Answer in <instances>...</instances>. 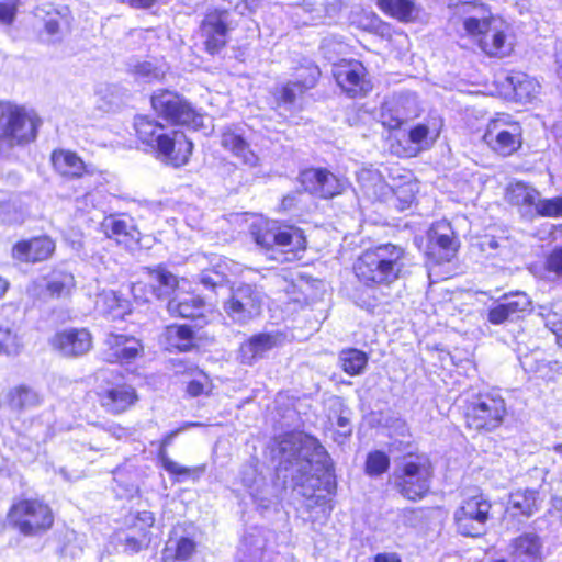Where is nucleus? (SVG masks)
Here are the masks:
<instances>
[{
  "label": "nucleus",
  "instance_id": "1",
  "mask_svg": "<svg viewBox=\"0 0 562 562\" xmlns=\"http://www.w3.org/2000/svg\"><path fill=\"white\" fill-rule=\"evenodd\" d=\"M462 25L467 35L473 38L479 48L488 57L504 58L514 49L509 24L492 13L479 1L465 2L459 7Z\"/></svg>",
  "mask_w": 562,
  "mask_h": 562
},
{
  "label": "nucleus",
  "instance_id": "2",
  "mask_svg": "<svg viewBox=\"0 0 562 562\" xmlns=\"http://www.w3.org/2000/svg\"><path fill=\"white\" fill-rule=\"evenodd\" d=\"M280 470L297 486L318 480L327 471L329 457L317 439L303 434H289L279 443Z\"/></svg>",
  "mask_w": 562,
  "mask_h": 562
},
{
  "label": "nucleus",
  "instance_id": "3",
  "mask_svg": "<svg viewBox=\"0 0 562 562\" xmlns=\"http://www.w3.org/2000/svg\"><path fill=\"white\" fill-rule=\"evenodd\" d=\"M405 261L406 252L402 247L382 244L363 251L353 270L358 280L367 286L390 285L402 277Z\"/></svg>",
  "mask_w": 562,
  "mask_h": 562
},
{
  "label": "nucleus",
  "instance_id": "4",
  "mask_svg": "<svg viewBox=\"0 0 562 562\" xmlns=\"http://www.w3.org/2000/svg\"><path fill=\"white\" fill-rule=\"evenodd\" d=\"M138 138L156 149L158 157L166 164L180 167L189 161L193 143L183 132H165V127L147 116H138L134 123Z\"/></svg>",
  "mask_w": 562,
  "mask_h": 562
},
{
  "label": "nucleus",
  "instance_id": "5",
  "mask_svg": "<svg viewBox=\"0 0 562 562\" xmlns=\"http://www.w3.org/2000/svg\"><path fill=\"white\" fill-rule=\"evenodd\" d=\"M250 234L269 258L278 262H292L305 250L303 233L295 227L274 228L259 220L251 225Z\"/></svg>",
  "mask_w": 562,
  "mask_h": 562
},
{
  "label": "nucleus",
  "instance_id": "6",
  "mask_svg": "<svg viewBox=\"0 0 562 562\" xmlns=\"http://www.w3.org/2000/svg\"><path fill=\"white\" fill-rule=\"evenodd\" d=\"M41 124L35 113L9 101H0V155L36 138Z\"/></svg>",
  "mask_w": 562,
  "mask_h": 562
},
{
  "label": "nucleus",
  "instance_id": "7",
  "mask_svg": "<svg viewBox=\"0 0 562 562\" xmlns=\"http://www.w3.org/2000/svg\"><path fill=\"white\" fill-rule=\"evenodd\" d=\"M432 470L427 458L408 456L394 472V482L400 494L413 502L424 498L430 490Z\"/></svg>",
  "mask_w": 562,
  "mask_h": 562
},
{
  "label": "nucleus",
  "instance_id": "8",
  "mask_svg": "<svg viewBox=\"0 0 562 562\" xmlns=\"http://www.w3.org/2000/svg\"><path fill=\"white\" fill-rule=\"evenodd\" d=\"M8 521L24 536H37L53 526L54 516L47 504L25 498L12 504Z\"/></svg>",
  "mask_w": 562,
  "mask_h": 562
},
{
  "label": "nucleus",
  "instance_id": "9",
  "mask_svg": "<svg viewBox=\"0 0 562 562\" xmlns=\"http://www.w3.org/2000/svg\"><path fill=\"white\" fill-rule=\"evenodd\" d=\"M482 139L493 153L508 157L521 148L522 127L509 114L497 113L488 120Z\"/></svg>",
  "mask_w": 562,
  "mask_h": 562
},
{
  "label": "nucleus",
  "instance_id": "10",
  "mask_svg": "<svg viewBox=\"0 0 562 562\" xmlns=\"http://www.w3.org/2000/svg\"><path fill=\"white\" fill-rule=\"evenodd\" d=\"M151 105L159 116L173 124L193 130L203 125V116L183 98L172 91L161 90L156 92L151 97Z\"/></svg>",
  "mask_w": 562,
  "mask_h": 562
},
{
  "label": "nucleus",
  "instance_id": "11",
  "mask_svg": "<svg viewBox=\"0 0 562 562\" xmlns=\"http://www.w3.org/2000/svg\"><path fill=\"white\" fill-rule=\"evenodd\" d=\"M506 415L504 398L495 392L480 393L470 403L465 418L470 428L493 430L497 428Z\"/></svg>",
  "mask_w": 562,
  "mask_h": 562
},
{
  "label": "nucleus",
  "instance_id": "12",
  "mask_svg": "<svg viewBox=\"0 0 562 562\" xmlns=\"http://www.w3.org/2000/svg\"><path fill=\"white\" fill-rule=\"evenodd\" d=\"M491 502L477 494L462 502L454 512V521L458 531L467 537H479L484 533L485 525L490 519Z\"/></svg>",
  "mask_w": 562,
  "mask_h": 562
},
{
  "label": "nucleus",
  "instance_id": "13",
  "mask_svg": "<svg viewBox=\"0 0 562 562\" xmlns=\"http://www.w3.org/2000/svg\"><path fill=\"white\" fill-rule=\"evenodd\" d=\"M261 295L249 284H241L232 290L224 304L227 316L237 324H246L261 312Z\"/></svg>",
  "mask_w": 562,
  "mask_h": 562
},
{
  "label": "nucleus",
  "instance_id": "14",
  "mask_svg": "<svg viewBox=\"0 0 562 562\" xmlns=\"http://www.w3.org/2000/svg\"><path fill=\"white\" fill-rule=\"evenodd\" d=\"M532 308V301L525 292L504 294L487 311L486 319L493 325L514 323Z\"/></svg>",
  "mask_w": 562,
  "mask_h": 562
},
{
  "label": "nucleus",
  "instance_id": "15",
  "mask_svg": "<svg viewBox=\"0 0 562 562\" xmlns=\"http://www.w3.org/2000/svg\"><path fill=\"white\" fill-rule=\"evenodd\" d=\"M305 191L323 199H331L347 187V181L322 168H311L300 175Z\"/></svg>",
  "mask_w": 562,
  "mask_h": 562
},
{
  "label": "nucleus",
  "instance_id": "16",
  "mask_svg": "<svg viewBox=\"0 0 562 562\" xmlns=\"http://www.w3.org/2000/svg\"><path fill=\"white\" fill-rule=\"evenodd\" d=\"M284 335L280 331L259 333L243 341L237 351V360L244 366H254L269 351L282 345Z\"/></svg>",
  "mask_w": 562,
  "mask_h": 562
},
{
  "label": "nucleus",
  "instance_id": "17",
  "mask_svg": "<svg viewBox=\"0 0 562 562\" xmlns=\"http://www.w3.org/2000/svg\"><path fill=\"white\" fill-rule=\"evenodd\" d=\"M49 342L65 357H79L91 349L92 336L85 328H70L56 333Z\"/></svg>",
  "mask_w": 562,
  "mask_h": 562
},
{
  "label": "nucleus",
  "instance_id": "18",
  "mask_svg": "<svg viewBox=\"0 0 562 562\" xmlns=\"http://www.w3.org/2000/svg\"><path fill=\"white\" fill-rule=\"evenodd\" d=\"M430 254L437 255V262H448L457 254L459 244L450 224L446 221L435 223L429 231Z\"/></svg>",
  "mask_w": 562,
  "mask_h": 562
},
{
  "label": "nucleus",
  "instance_id": "19",
  "mask_svg": "<svg viewBox=\"0 0 562 562\" xmlns=\"http://www.w3.org/2000/svg\"><path fill=\"white\" fill-rule=\"evenodd\" d=\"M104 344L103 356L110 363H128L143 351L140 341L132 336L109 334Z\"/></svg>",
  "mask_w": 562,
  "mask_h": 562
},
{
  "label": "nucleus",
  "instance_id": "20",
  "mask_svg": "<svg viewBox=\"0 0 562 562\" xmlns=\"http://www.w3.org/2000/svg\"><path fill=\"white\" fill-rule=\"evenodd\" d=\"M55 249L56 244L50 237L38 236L16 243L12 256L19 261L35 263L49 259Z\"/></svg>",
  "mask_w": 562,
  "mask_h": 562
},
{
  "label": "nucleus",
  "instance_id": "21",
  "mask_svg": "<svg viewBox=\"0 0 562 562\" xmlns=\"http://www.w3.org/2000/svg\"><path fill=\"white\" fill-rule=\"evenodd\" d=\"M334 76L341 89L351 97L366 94L371 89L366 79V68L358 61L337 66Z\"/></svg>",
  "mask_w": 562,
  "mask_h": 562
},
{
  "label": "nucleus",
  "instance_id": "22",
  "mask_svg": "<svg viewBox=\"0 0 562 562\" xmlns=\"http://www.w3.org/2000/svg\"><path fill=\"white\" fill-rule=\"evenodd\" d=\"M221 146L228 150L245 167L255 168L259 166V157L236 127L227 126L222 131Z\"/></svg>",
  "mask_w": 562,
  "mask_h": 562
},
{
  "label": "nucleus",
  "instance_id": "23",
  "mask_svg": "<svg viewBox=\"0 0 562 562\" xmlns=\"http://www.w3.org/2000/svg\"><path fill=\"white\" fill-rule=\"evenodd\" d=\"M227 12H211L202 23V33L205 37V48L210 54L218 53L226 45L227 27H226Z\"/></svg>",
  "mask_w": 562,
  "mask_h": 562
},
{
  "label": "nucleus",
  "instance_id": "24",
  "mask_svg": "<svg viewBox=\"0 0 562 562\" xmlns=\"http://www.w3.org/2000/svg\"><path fill=\"white\" fill-rule=\"evenodd\" d=\"M102 227L109 238L126 248H133L139 241L140 233L132 218L111 215L104 218Z\"/></svg>",
  "mask_w": 562,
  "mask_h": 562
},
{
  "label": "nucleus",
  "instance_id": "25",
  "mask_svg": "<svg viewBox=\"0 0 562 562\" xmlns=\"http://www.w3.org/2000/svg\"><path fill=\"white\" fill-rule=\"evenodd\" d=\"M99 397L102 407L112 414H121L138 401L135 389L127 384L111 386L100 393Z\"/></svg>",
  "mask_w": 562,
  "mask_h": 562
},
{
  "label": "nucleus",
  "instance_id": "26",
  "mask_svg": "<svg viewBox=\"0 0 562 562\" xmlns=\"http://www.w3.org/2000/svg\"><path fill=\"white\" fill-rule=\"evenodd\" d=\"M512 555L518 562H542L543 543L535 532H525L512 540Z\"/></svg>",
  "mask_w": 562,
  "mask_h": 562
},
{
  "label": "nucleus",
  "instance_id": "27",
  "mask_svg": "<svg viewBox=\"0 0 562 562\" xmlns=\"http://www.w3.org/2000/svg\"><path fill=\"white\" fill-rule=\"evenodd\" d=\"M198 423H190L183 426L182 428L176 429L165 436L161 442V450L159 452V458L161 460L164 469L169 472L170 474L178 475V476H193V477H200L204 471L205 465H199L194 468H188L179 464L178 462L171 460L167 454L165 448L169 445H171L173 438L180 434L183 429L188 427L199 426Z\"/></svg>",
  "mask_w": 562,
  "mask_h": 562
},
{
  "label": "nucleus",
  "instance_id": "28",
  "mask_svg": "<svg viewBox=\"0 0 562 562\" xmlns=\"http://www.w3.org/2000/svg\"><path fill=\"white\" fill-rule=\"evenodd\" d=\"M168 311L175 316L199 319L205 316L206 306L201 297L187 293L171 299Z\"/></svg>",
  "mask_w": 562,
  "mask_h": 562
},
{
  "label": "nucleus",
  "instance_id": "29",
  "mask_svg": "<svg viewBox=\"0 0 562 562\" xmlns=\"http://www.w3.org/2000/svg\"><path fill=\"white\" fill-rule=\"evenodd\" d=\"M52 162L59 175L69 179L80 178L89 172L81 158L69 150H55L52 154Z\"/></svg>",
  "mask_w": 562,
  "mask_h": 562
},
{
  "label": "nucleus",
  "instance_id": "30",
  "mask_svg": "<svg viewBox=\"0 0 562 562\" xmlns=\"http://www.w3.org/2000/svg\"><path fill=\"white\" fill-rule=\"evenodd\" d=\"M358 181L362 191L369 198L380 201H389L392 187L389 186L382 175L375 169H362L358 173Z\"/></svg>",
  "mask_w": 562,
  "mask_h": 562
},
{
  "label": "nucleus",
  "instance_id": "31",
  "mask_svg": "<svg viewBox=\"0 0 562 562\" xmlns=\"http://www.w3.org/2000/svg\"><path fill=\"white\" fill-rule=\"evenodd\" d=\"M195 542L187 537H170L162 553V562H194Z\"/></svg>",
  "mask_w": 562,
  "mask_h": 562
},
{
  "label": "nucleus",
  "instance_id": "32",
  "mask_svg": "<svg viewBox=\"0 0 562 562\" xmlns=\"http://www.w3.org/2000/svg\"><path fill=\"white\" fill-rule=\"evenodd\" d=\"M539 509L538 493L535 490H518L510 494L507 512L513 516L530 517Z\"/></svg>",
  "mask_w": 562,
  "mask_h": 562
},
{
  "label": "nucleus",
  "instance_id": "33",
  "mask_svg": "<svg viewBox=\"0 0 562 562\" xmlns=\"http://www.w3.org/2000/svg\"><path fill=\"white\" fill-rule=\"evenodd\" d=\"M481 252L492 260L509 261L514 256L512 241L507 237L484 236L480 243Z\"/></svg>",
  "mask_w": 562,
  "mask_h": 562
},
{
  "label": "nucleus",
  "instance_id": "34",
  "mask_svg": "<svg viewBox=\"0 0 562 562\" xmlns=\"http://www.w3.org/2000/svg\"><path fill=\"white\" fill-rule=\"evenodd\" d=\"M481 252L492 260L509 261L514 256L512 241L507 237L484 236L480 243Z\"/></svg>",
  "mask_w": 562,
  "mask_h": 562
},
{
  "label": "nucleus",
  "instance_id": "35",
  "mask_svg": "<svg viewBox=\"0 0 562 562\" xmlns=\"http://www.w3.org/2000/svg\"><path fill=\"white\" fill-rule=\"evenodd\" d=\"M95 308L113 319L122 317L130 311L128 301L119 296L113 290H103L97 295Z\"/></svg>",
  "mask_w": 562,
  "mask_h": 562
},
{
  "label": "nucleus",
  "instance_id": "36",
  "mask_svg": "<svg viewBox=\"0 0 562 562\" xmlns=\"http://www.w3.org/2000/svg\"><path fill=\"white\" fill-rule=\"evenodd\" d=\"M507 81L514 90L516 100L519 102H531L540 92L538 81L524 72L508 76Z\"/></svg>",
  "mask_w": 562,
  "mask_h": 562
},
{
  "label": "nucleus",
  "instance_id": "37",
  "mask_svg": "<svg viewBox=\"0 0 562 562\" xmlns=\"http://www.w3.org/2000/svg\"><path fill=\"white\" fill-rule=\"evenodd\" d=\"M540 192L524 181L510 182L506 188V199L517 206H536Z\"/></svg>",
  "mask_w": 562,
  "mask_h": 562
},
{
  "label": "nucleus",
  "instance_id": "38",
  "mask_svg": "<svg viewBox=\"0 0 562 562\" xmlns=\"http://www.w3.org/2000/svg\"><path fill=\"white\" fill-rule=\"evenodd\" d=\"M308 75L303 81L288 82L281 88L279 100L284 104H292L297 95H301L305 90L312 88L317 79V67L310 66L306 68Z\"/></svg>",
  "mask_w": 562,
  "mask_h": 562
},
{
  "label": "nucleus",
  "instance_id": "39",
  "mask_svg": "<svg viewBox=\"0 0 562 562\" xmlns=\"http://www.w3.org/2000/svg\"><path fill=\"white\" fill-rule=\"evenodd\" d=\"M380 9L400 21H412L418 14L413 0H379Z\"/></svg>",
  "mask_w": 562,
  "mask_h": 562
},
{
  "label": "nucleus",
  "instance_id": "40",
  "mask_svg": "<svg viewBox=\"0 0 562 562\" xmlns=\"http://www.w3.org/2000/svg\"><path fill=\"white\" fill-rule=\"evenodd\" d=\"M165 338L170 349L188 351L193 346V331L187 325H171L166 327Z\"/></svg>",
  "mask_w": 562,
  "mask_h": 562
},
{
  "label": "nucleus",
  "instance_id": "41",
  "mask_svg": "<svg viewBox=\"0 0 562 562\" xmlns=\"http://www.w3.org/2000/svg\"><path fill=\"white\" fill-rule=\"evenodd\" d=\"M74 288V276L63 270H54L49 274L46 283V289L49 294L56 297L69 295Z\"/></svg>",
  "mask_w": 562,
  "mask_h": 562
},
{
  "label": "nucleus",
  "instance_id": "42",
  "mask_svg": "<svg viewBox=\"0 0 562 562\" xmlns=\"http://www.w3.org/2000/svg\"><path fill=\"white\" fill-rule=\"evenodd\" d=\"M8 405L15 411L30 408L40 404V396L33 390L20 386L5 395Z\"/></svg>",
  "mask_w": 562,
  "mask_h": 562
},
{
  "label": "nucleus",
  "instance_id": "43",
  "mask_svg": "<svg viewBox=\"0 0 562 562\" xmlns=\"http://www.w3.org/2000/svg\"><path fill=\"white\" fill-rule=\"evenodd\" d=\"M339 360L342 370L349 375L360 374L368 363L367 355L357 349L341 351Z\"/></svg>",
  "mask_w": 562,
  "mask_h": 562
},
{
  "label": "nucleus",
  "instance_id": "44",
  "mask_svg": "<svg viewBox=\"0 0 562 562\" xmlns=\"http://www.w3.org/2000/svg\"><path fill=\"white\" fill-rule=\"evenodd\" d=\"M22 347L21 339L10 327L0 326V353L16 355Z\"/></svg>",
  "mask_w": 562,
  "mask_h": 562
},
{
  "label": "nucleus",
  "instance_id": "45",
  "mask_svg": "<svg viewBox=\"0 0 562 562\" xmlns=\"http://www.w3.org/2000/svg\"><path fill=\"white\" fill-rule=\"evenodd\" d=\"M151 278L158 283L157 286L151 285L157 297L168 295L169 291L177 284V278L172 273L161 269L154 271Z\"/></svg>",
  "mask_w": 562,
  "mask_h": 562
},
{
  "label": "nucleus",
  "instance_id": "46",
  "mask_svg": "<svg viewBox=\"0 0 562 562\" xmlns=\"http://www.w3.org/2000/svg\"><path fill=\"white\" fill-rule=\"evenodd\" d=\"M535 211L538 215L544 217L562 216V196H555L552 199H540L539 196Z\"/></svg>",
  "mask_w": 562,
  "mask_h": 562
},
{
  "label": "nucleus",
  "instance_id": "47",
  "mask_svg": "<svg viewBox=\"0 0 562 562\" xmlns=\"http://www.w3.org/2000/svg\"><path fill=\"white\" fill-rule=\"evenodd\" d=\"M414 200L413 188L403 183L396 188H392L389 201H391L398 210L404 211Z\"/></svg>",
  "mask_w": 562,
  "mask_h": 562
},
{
  "label": "nucleus",
  "instance_id": "48",
  "mask_svg": "<svg viewBox=\"0 0 562 562\" xmlns=\"http://www.w3.org/2000/svg\"><path fill=\"white\" fill-rule=\"evenodd\" d=\"M389 465V457L381 451L370 453L366 462V469L370 475L382 474L387 470Z\"/></svg>",
  "mask_w": 562,
  "mask_h": 562
},
{
  "label": "nucleus",
  "instance_id": "49",
  "mask_svg": "<svg viewBox=\"0 0 562 562\" xmlns=\"http://www.w3.org/2000/svg\"><path fill=\"white\" fill-rule=\"evenodd\" d=\"M406 120L407 116L403 114L400 110H393V108L389 103H385L383 105L381 112V121L382 124L387 128H398Z\"/></svg>",
  "mask_w": 562,
  "mask_h": 562
},
{
  "label": "nucleus",
  "instance_id": "50",
  "mask_svg": "<svg viewBox=\"0 0 562 562\" xmlns=\"http://www.w3.org/2000/svg\"><path fill=\"white\" fill-rule=\"evenodd\" d=\"M225 281L226 274L220 269H204L200 274V282L206 288L221 286Z\"/></svg>",
  "mask_w": 562,
  "mask_h": 562
},
{
  "label": "nucleus",
  "instance_id": "51",
  "mask_svg": "<svg viewBox=\"0 0 562 562\" xmlns=\"http://www.w3.org/2000/svg\"><path fill=\"white\" fill-rule=\"evenodd\" d=\"M155 517L151 512L143 510L138 512L133 520L132 530L136 533H149V528L154 525Z\"/></svg>",
  "mask_w": 562,
  "mask_h": 562
},
{
  "label": "nucleus",
  "instance_id": "52",
  "mask_svg": "<svg viewBox=\"0 0 562 562\" xmlns=\"http://www.w3.org/2000/svg\"><path fill=\"white\" fill-rule=\"evenodd\" d=\"M149 537L146 533H127L123 539L124 549L131 553L138 552L142 548L147 547Z\"/></svg>",
  "mask_w": 562,
  "mask_h": 562
},
{
  "label": "nucleus",
  "instance_id": "53",
  "mask_svg": "<svg viewBox=\"0 0 562 562\" xmlns=\"http://www.w3.org/2000/svg\"><path fill=\"white\" fill-rule=\"evenodd\" d=\"M546 270L555 277H562V247L554 248L546 259Z\"/></svg>",
  "mask_w": 562,
  "mask_h": 562
},
{
  "label": "nucleus",
  "instance_id": "54",
  "mask_svg": "<svg viewBox=\"0 0 562 562\" xmlns=\"http://www.w3.org/2000/svg\"><path fill=\"white\" fill-rule=\"evenodd\" d=\"M135 71L144 79H159L162 77V71L154 67L150 63H143L136 66Z\"/></svg>",
  "mask_w": 562,
  "mask_h": 562
},
{
  "label": "nucleus",
  "instance_id": "55",
  "mask_svg": "<svg viewBox=\"0 0 562 562\" xmlns=\"http://www.w3.org/2000/svg\"><path fill=\"white\" fill-rule=\"evenodd\" d=\"M16 5L12 2H0V22L11 24L15 18Z\"/></svg>",
  "mask_w": 562,
  "mask_h": 562
},
{
  "label": "nucleus",
  "instance_id": "56",
  "mask_svg": "<svg viewBox=\"0 0 562 562\" xmlns=\"http://www.w3.org/2000/svg\"><path fill=\"white\" fill-rule=\"evenodd\" d=\"M429 128L424 124H418L409 131V140L414 144H422L428 137Z\"/></svg>",
  "mask_w": 562,
  "mask_h": 562
},
{
  "label": "nucleus",
  "instance_id": "57",
  "mask_svg": "<svg viewBox=\"0 0 562 562\" xmlns=\"http://www.w3.org/2000/svg\"><path fill=\"white\" fill-rule=\"evenodd\" d=\"M45 31L47 34L54 36L60 31V22L56 18H50L45 22Z\"/></svg>",
  "mask_w": 562,
  "mask_h": 562
},
{
  "label": "nucleus",
  "instance_id": "58",
  "mask_svg": "<svg viewBox=\"0 0 562 562\" xmlns=\"http://www.w3.org/2000/svg\"><path fill=\"white\" fill-rule=\"evenodd\" d=\"M109 431L112 436H114L117 439L126 438L131 435L130 430L120 426V425H113L109 428Z\"/></svg>",
  "mask_w": 562,
  "mask_h": 562
},
{
  "label": "nucleus",
  "instance_id": "59",
  "mask_svg": "<svg viewBox=\"0 0 562 562\" xmlns=\"http://www.w3.org/2000/svg\"><path fill=\"white\" fill-rule=\"evenodd\" d=\"M374 562H402L395 553H380L375 557Z\"/></svg>",
  "mask_w": 562,
  "mask_h": 562
},
{
  "label": "nucleus",
  "instance_id": "60",
  "mask_svg": "<svg viewBox=\"0 0 562 562\" xmlns=\"http://www.w3.org/2000/svg\"><path fill=\"white\" fill-rule=\"evenodd\" d=\"M187 391L192 396H198L203 392V385L198 381H191L188 384Z\"/></svg>",
  "mask_w": 562,
  "mask_h": 562
},
{
  "label": "nucleus",
  "instance_id": "61",
  "mask_svg": "<svg viewBox=\"0 0 562 562\" xmlns=\"http://www.w3.org/2000/svg\"><path fill=\"white\" fill-rule=\"evenodd\" d=\"M551 330L557 336V342L562 346V334H559V331L562 330V323H560L559 325L557 324H553V327H551Z\"/></svg>",
  "mask_w": 562,
  "mask_h": 562
},
{
  "label": "nucleus",
  "instance_id": "62",
  "mask_svg": "<svg viewBox=\"0 0 562 562\" xmlns=\"http://www.w3.org/2000/svg\"><path fill=\"white\" fill-rule=\"evenodd\" d=\"M9 285V281L0 276V299L7 293Z\"/></svg>",
  "mask_w": 562,
  "mask_h": 562
},
{
  "label": "nucleus",
  "instance_id": "63",
  "mask_svg": "<svg viewBox=\"0 0 562 562\" xmlns=\"http://www.w3.org/2000/svg\"><path fill=\"white\" fill-rule=\"evenodd\" d=\"M293 198L292 196H285L282 201L283 207H290L292 205Z\"/></svg>",
  "mask_w": 562,
  "mask_h": 562
},
{
  "label": "nucleus",
  "instance_id": "64",
  "mask_svg": "<svg viewBox=\"0 0 562 562\" xmlns=\"http://www.w3.org/2000/svg\"><path fill=\"white\" fill-rule=\"evenodd\" d=\"M555 56H557V61H558L559 64H561L560 69H561V71H562V44H561L560 49L557 52V55H555Z\"/></svg>",
  "mask_w": 562,
  "mask_h": 562
}]
</instances>
